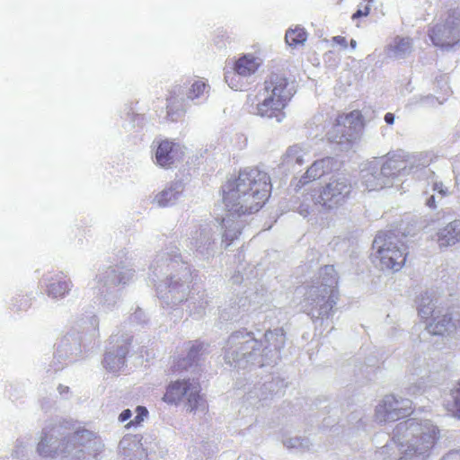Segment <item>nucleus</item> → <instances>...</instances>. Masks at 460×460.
I'll return each instance as SVG.
<instances>
[{
	"label": "nucleus",
	"mask_w": 460,
	"mask_h": 460,
	"mask_svg": "<svg viewBox=\"0 0 460 460\" xmlns=\"http://www.w3.org/2000/svg\"><path fill=\"white\" fill-rule=\"evenodd\" d=\"M402 50V38L397 36L386 47V54L390 58L397 57Z\"/></svg>",
	"instance_id": "obj_26"
},
{
	"label": "nucleus",
	"mask_w": 460,
	"mask_h": 460,
	"mask_svg": "<svg viewBox=\"0 0 460 460\" xmlns=\"http://www.w3.org/2000/svg\"><path fill=\"white\" fill-rule=\"evenodd\" d=\"M351 190V183L345 176L332 178L323 188L317 202L328 208H338L349 198Z\"/></svg>",
	"instance_id": "obj_7"
},
{
	"label": "nucleus",
	"mask_w": 460,
	"mask_h": 460,
	"mask_svg": "<svg viewBox=\"0 0 460 460\" xmlns=\"http://www.w3.org/2000/svg\"><path fill=\"white\" fill-rule=\"evenodd\" d=\"M200 392L201 387L199 382L190 379H178L167 385L163 401L168 404L178 405L185 400L189 412H195L199 408L207 410L206 401Z\"/></svg>",
	"instance_id": "obj_4"
},
{
	"label": "nucleus",
	"mask_w": 460,
	"mask_h": 460,
	"mask_svg": "<svg viewBox=\"0 0 460 460\" xmlns=\"http://www.w3.org/2000/svg\"><path fill=\"white\" fill-rule=\"evenodd\" d=\"M148 411L147 410L143 407V406H137V416L135 417V419L133 420H131L128 426V427H131V426H137L138 424H140L144 418L147 415Z\"/></svg>",
	"instance_id": "obj_27"
},
{
	"label": "nucleus",
	"mask_w": 460,
	"mask_h": 460,
	"mask_svg": "<svg viewBox=\"0 0 460 460\" xmlns=\"http://www.w3.org/2000/svg\"><path fill=\"white\" fill-rule=\"evenodd\" d=\"M399 402L393 395H386L376 408V417L379 422L399 419Z\"/></svg>",
	"instance_id": "obj_14"
},
{
	"label": "nucleus",
	"mask_w": 460,
	"mask_h": 460,
	"mask_svg": "<svg viewBox=\"0 0 460 460\" xmlns=\"http://www.w3.org/2000/svg\"><path fill=\"white\" fill-rule=\"evenodd\" d=\"M238 75L235 72H229L226 74V81L228 83L229 86L237 91L241 88L238 83Z\"/></svg>",
	"instance_id": "obj_28"
},
{
	"label": "nucleus",
	"mask_w": 460,
	"mask_h": 460,
	"mask_svg": "<svg viewBox=\"0 0 460 460\" xmlns=\"http://www.w3.org/2000/svg\"><path fill=\"white\" fill-rule=\"evenodd\" d=\"M373 249L376 251L377 257L383 269L398 271L401 262L398 260L402 252L397 247V238L392 233H379L374 239Z\"/></svg>",
	"instance_id": "obj_6"
},
{
	"label": "nucleus",
	"mask_w": 460,
	"mask_h": 460,
	"mask_svg": "<svg viewBox=\"0 0 460 460\" xmlns=\"http://www.w3.org/2000/svg\"><path fill=\"white\" fill-rule=\"evenodd\" d=\"M391 161H385L382 164L376 162L370 164L363 171V184L368 191L382 190L386 184V179L392 174L394 166Z\"/></svg>",
	"instance_id": "obj_11"
},
{
	"label": "nucleus",
	"mask_w": 460,
	"mask_h": 460,
	"mask_svg": "<svg viewBox=\"0 0 460 460\" xmlns=\"http://www.w3.org/2000/svg\"><path fill=\"white\" fill-rule=\"evenodd\" d=\"M332 40L333 43L341 46L343 49H346L348 46L347 40L343 36H334Z\"/></svg>",
	"instance_id": "obj_34"
},
{
	"label": "nucleus",
	"mask_w": 460,
	"mask_h": 460,
	"mask_svg": "<svg viewBox=\"0 0 460 460\" xmlns=\"http://www.w3.org/2000/svg\"><path fill=\"white\" fill-rule=\"evenodd\" d=\"M307 39V33L304 28L296 27L288 29L285 34V40L290 47H297L303 45Z\"/></svg>",
	"instance_id": "obj_20"
},
{
	"label": "nucleus",
	"mask_w": 460,
	"mask_h": 460,
	"mask_svg": "<svg viewBox=\"0 0 460 460\" xmlns=\"http://www.w3.org/2000/svg\"><path fill=\"white\" fill-rule=\"evenodd\" d=\"M202 349H203L202 343L195 342L190 349L189 356L194 358L200 350H202Z\"/></svg>",
	"instance_id": "obj_32"
},
{
	"label": "nucleus",
	"mask_w": 460,
	"mask_h": 460,
	"mask_svg": "<svg viewBox=\"0 0 460 460\" xmlns=\"http://www.w3.org/2000/svg\"><path fill=\"white\" fill-rule=\"evenodd\" d=\"M259 67V63L257 59L251 56L245 55L241 57L234 65V72L238 75L242 76H249L252 74L255 73Z\"/></svg>",
	"instance_id": "obj_19"
},
{
	"label": "nucleus",
	"mask_w": 460,
	"mask_h": 460,
	"mask_svg": "<svg viewBox=\"0 0 460 460\" xmlns=\"http://www.w3.org/2000/svg\"><path fill=\"white\" fill-rule=\"evenodd\" d=\"M305 151L298 146L289 147L286 153V159L288 163L302 164L304 163Z\"/></svg>",
	"instance_id": "obj_23"
},
{
	"label": "nucleus",
	"mask_w": 460,
	"mask_h": 460,
	"mask_svg": "<svg viewBox=\"0 0 460 460\" xmlns=\"http://www.w3.org/2000/svg\"><path fill=\"white\" fill-rule=\"evenodd\" d=\"M271 193L269 175L256 168L241 171L222 187V200L231 215L243 216L258 212Z\"/></svg>",
	"instance_id": "obj_1"
},
{
	"label": "nucleus",
	"mask_w": 460,
	"mask_h": 460,
	"mask_svg": "<svg viewBox=\"0 0 460 460\" xmlns=\"http://www.w3.org/2000/svg\"><path fill=\"white\" fill-rule=\"evenodd\" d=\"M349 45L352 49H355L357 47V41L355 40H351Z\"/></svg>",
	"instance_id": "obj_39"
},
{
	"label": "nucleus",
	"mask_w": 460,
	"mask_h": 460,
	"mask_svg": "<svg viewBox=\"0 0 460 460\" xmlns=\"http://www.w3.org/2000/svg\"><path fill=\"white\" fill-rule=\"evenodd\" d=\"M438 310H436L435 305L429 299H423L419 307V315L423 320H431L433 316L436 314Z\"/></svg>",
	"instance_id": "obj_22"
},
{
	"label": "nucleus",
	"mask_w": 460,
	"mask_h": 460,
	"mask_svg": "<svg viewBox=\"0 0 460 460\" xmlns=\"http://www.w3.org/2000/svg\"><path fill=\"white\" fill-rule=\"evenodd\" d=\"M452 396L455 401L456 411L460 417V382L456 385V387L452 392Z\"/></svg>",
	"instance_id": "obj_30"
},
{
	"label": "nucleus",
	"mask_w": 460,
	"mask_h": 460,
	"mask_svg": "<svg viewBox=\"0 0 460 460\" xmlns=\"http://www.w3.org/2000/svg\"><path fill=\"white\" fill-rule=\"evenodd\" d=\"M68 290L69 285L66 280H57L50 283L48 287V294L53 297H61L65 296Z\"/></svg>",
	"instance_id": "obj_21"
},
{
	"label": "nucleus",
	"mask_w": 460,
	"mask_h": 460,
	"mask_svg": "<svg viewBox=\"0 0 460 460\" xmlns=\"http://www.w3.org/2000/svg\"><path fill=\"white\" fill-rule=\"evenodd\" d=\"M48 447H49V442H48L47 438H42L37 446V451L40 456H53L54 455H52L50 453L49 454Z\"/></svg>",
	"instance_id": "obj_29"
},
{
	"label": "nucleus",
	"mask_w": 460,
	"mask_h": 460,
	"mask_svg": "<svg viewBox=\"0 0 460 460\" xmlns=\"http://www.w3.org/2000/svg\"><path fill=\"white\" fill-rule=\"evenodd\" d=\"M387 449H388V446H385V447H384V451H385V450H387Z\"/></svg>",
	"instance_id": "obj_41"
},
{
	"label": "nucleus",
	"mask_w": 460,
	"mask_h": 460,
	"mask_svg": "<svg viewBox=\"0 0 460 460\" xmlns=\"http://www.w3.org/2000/svg\"><path fill=\"white\" fill-rule=\"evenodd\" d=\"M181 86H175L170 91L166 98V119L168 121H176L184 112L183 100L179 98Z\"/></svg>",
	"instance_id": "obj_16"
},
{
	"label": "nucleus",
	"mask_w": 460,
	"mask_h": 460,
	"mask_svg": "<svg viewBox=\"0 0 460 460\" xmlns=\"http://www.w3.org/2000/svg\"><path fill=\"white\" fill-rule=\"evenodd\" d=\"M364 126L363 116L358 110L349 113L339 114L332 122L326 132L329 141L341 144L349 140L357 131Z\"/></svg>",
	"instance_id": "obj_5"
},
{
	"label": "nucleus",
	"mask_w": 460,
	"mask_h": 460,
	"mask_svg": "<svg viewBox=\"0 0 460 460\" xmlns=\"http://www.w3.org/2000/svg\"><path fill=\"white\" fill-rule=\"evenodd\" d=\"M425 101L428 102H430L431 106H435L437 102L438 104H441V102H438V100L436 98H434V97H427Z\"/></svg>",
	"instance_id": "obj_38"
},
{
	"label": "nucleus",
	"mask_w": 460,
	"mask_h": 460,
	"mask_svg": "<svg viewBox=\"0 0 460 460\" xmlns=\"http://www.w3.org/2000/svg\"><path fill=\"white\" fill-rule=\"evenodd\" d=\"M257 101V94H249L247 96V106L252 107L255 105L254 114L261 118L275 119L278 122H281L285 119V110L288 106V102L268 94H265L262 101L256 103Z\"/></svg>",
	"instance_id": "obj_8"
},
{
	"label": "nucleus",
	"mask_w": 460,
	"mask_h": 460,
	"mask_svg": "<svg viewBox=\"0 0 460 460\" xmlns=\"http://www.w3.org/2000/svg\"><path fill=\"white\" fill-rule=\"evenodd\" d=\"M208 85L201 80L195 81L186 93L188 100H195L200 97L206 91Z\"/></svg>",
	"instance_id": "obj_25"
},
{
	"label": "nucleus",
	"mask_w": 460,
	"mask_h": 460,
	"mask_svg": "<svg viewBox=\"0 0 460 460\" xmlns=\"http://www.w3.org/2000/svg\"><path fill=\"white\" fill-rule=\"evenodd\" d=\"M174 147L175 144L169 140L159 143L155 153V159L159 165L166 167L173 163Z\"/></svg>",
	"instance_id": "obj_18"
},
{
	"label": "nucleus",
	"mask_w": 460,
	"mask_h": 460,
	"mask_svg": "<svg viewBox=\"0 0 460 460\" xmlns=\"http://www.w3.org/2000/svg\"><path fill=\"white\" fill-rule=\"evenodd\" d=\"M178 192L170 188L163 190L156 196V200L159 206L165 207L173 203L178 198Z\"/></svg>",
	"instance_id": "obj_24"
},
{
	"label": "nucleus",
	"mask_w": 460,
	"mask_h": 460,
	"mask_svg": "<svg viewBox=\"0 0 460 460\" xmlns=\"http://www.w3.org/2000/svg\"><path fill=\"white\" fill-rule=\"evenodd\" d=\"M433 190L435 191H438L441 195V197L447 196L448 193L447 189L444 188L442 182H435L434 186H433Z\"/></svg>",
	"instance_id": "obj_33"
},
{
	"label": "nucleus",
	"mask_w": 460,
	"mask_h": 460,
	"mask_svg": "<svg viewBox=\"0 0 460 460\" xmlns=\"http://www.w3.org/2000/svg\"><path fill=\"white\" fill-rule=\"evenodd\" d=\"M131 415H132V414H131L130 410H128H128H124V411L120 413V415H119V420L121 422H124V421L128 420L131 417Z\"/></svg>",
	"instance_id": "obj_35"
},
{
	"label": "nucleus",
	"mask_w": 460,
	"mask_h": 460,
	"mask_svg": "<svg viewBox=\"0 0 460 460\" xmlns=\"http://www.w3.org/2000/svg\"><path fill=\"white\" fill-rule=\"evenodd\" d=\"M265 94L290 102L294 96L295 90L292 82L289 81L285 73L273 72L268 75L263 83Z\"/></svg>",
	"instance_id": "obj_9"
},
{
	"label": "nucleus",
	"mask_w": 460,
	"mask_h": 460,
	"mask_svg": "<svg viewBox=\"0 0 460 460\" xmlns=\"http://www.w3.org/2000/svg\"><path fill=\"white\" fill-rule=\"evenodd\" d=\"M94 434L85 429L76 430L63 444L61 451L66 454L65 456L67 460H84L85 447L93 438Z\"/></svg>",
	"instance_id": "obj_12"
},
{
	"label": "nucleus",
	"mask_w": 460,
	"mask_h": 460,
	"mask_svg": "<svg viewBox=\"0 0 460 460\" xmlns=\"http://www.w3.org/2000/svg\"><path fill=\"white\" fill-rule=\"evenodd\" d=\"M333 161L327 157L315 161L299 180V186L307 184L330 173L332 171Z\"/></svg>",
	"instance_id": "obj_15"
},
{
	"label": "nucleus",
	"mask_w": 460,
	"mask_h": 460,
	"mask_svg": "<svg viewBox=\"0 0 460 460\" xmlns=\"http://www.w3.org/2000/svg\"><path fill=\"white\" fill-rule=\"evenodd\" d=\"M459 326L460 320L454 318L452 313L438 310L426 329L432 335L448 336L455 333Z\"/></svg>",
	"instance_id": "obj_13"
},
{
	"label": "nucleus",
	"mask_w": 460,
	"mask_h": 460,
	"mask_svg": "<svg viewBox=\"0 0 460 460\" xmlns=\"http://www.w3.org/2000/svg\"><path fill=\"white\" fill-rule=\"evenodd\" d=\"M338 280L332 266L322 268L318 280L309 288L305 299L312 310L319 314H328L335 305L338 297Z\"/></svg>",
	"instance_id": "obj_3"
},
{
	"label": "nucleus",
	"mask_w": 460,
	"mask_h": 460,
	"mask_svg": "<svg viewBox=\"0 0 460 460\" xmlns=\"http://www.w3.org/2000/svg\"><path fill=\"white\" fill-rule=\"evenodd\" d=\"M429 37L436 46H454L460 39V19L452 18L443 24L435 25L430 31Z\"/></svg>",
	"instance_id": "obj_10"
},
{
	"label": "nucleus",
	"mask_w": 460,
	"mask_h": 460,
	"mask_svg": "<svg viewBox=\"0 0 460 460\" xmlns=\"http://www.w3.org/2000/svg\"><path fill=\"white\" fill-rule=\"evenodd\" d=\"M426 204H427L429 208H436V204H435V197H434V196H430V197L427 199Z\"/></svg>",
	"instance_id": "obj_37"
},
{
	"label": "nucleus",
	"mask_w": 460,
	"mask_h": 460,
	"mask_svg": "<svg viewBox=\"0 0 460 460\" xmlns=\"http://www.w3.org/2000/svg\"><path fill=\"white\" fill-rule=\"evenodd\" d=\"M408 405L404 403V460H426L439 431L429 420L416 418L405 420Z\"/></svg>",
	"instance_id": "obj_2"
},
{
	"label": "nucleus",
	"mask_w": 460,
	"mask_h": 460,
	"mask_svg": "<svg viewBox=\"0 0 460 460\" xmlns=\"http://www.w3.org/2000/svg\"><path fill=\"white\" fill-rule=\"evenodd\" d=\"M455 456H456V455L453 454V455L448 456L447 458H445L443 460H449L451 458H454Z\"/></svg>",
	"instance_id": "obj_40"
},
{
	"label": "nucleus",
	"mask_w": 460,
	"mask_h": 460,
	"mask_svg": "<svg viewBox=\"0 0 460 460\" xmlns=\"http://www.w3.org/2000/svg\"><path fill=\"white\" fill-rule=\"evenodd\" d=\"M385 120L387 124H393L394 121V116L393 113H386L385 116Z\"/></svg>",
	"instance_id": "obj_36"
},
{
	"label": "nucleus",
	"mask_w": 460,
	"mask_h": 460,
	"mask_svg": "<svg viewBox=\"0 0 460 460\" xmlns=\"http://www.w3.org/2000/svg\"><path fill=\"white\" fill-rule=\"evenodd\" d=\"M458 242H460L459 220L450 222L438 234V243L440 248L455 245Z\"/></svg>",
	"instance_id": "obj_17"
},
{
	"label": "nucleus",
	"mask_w": 460,
	"mask_h": 460,
	"mask_svg": "<svg viewBox=\"0 0 460 460\" xmlns=\"http://www.w3.org/2000/svg\"><path fill=\"white\" fill-rule=\"evenodd\" d=\"M370 13V6L368 4L365 5L363 8H359L356 13H354L351 16L352 20L358 19L360 17H366Z\"/></svg>",
	"instance_id": "obj_31"
}]
</instances>
